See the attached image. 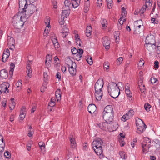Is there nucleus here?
Instances as JSON below:
<instances>
[{"instance_id":"f257e3e1","label":"nucleus","mask_w":160,"mask_h":160,"mask_svg":"<svg viewBox=\"0 0 160 160\" xmlns=\"http://www.w3.org/2000/svg\"><path fill=\"white\" fill-rule=\"evenodd\" d=\"M26 18L25 16L20 14V15H15L13 18L12 22L14 28L16 29H19L21 28L23 25L24 22L26 21Z\"/></svg>"},{"instance_id":"f03ea898","label":"nucleus","mask_w":160,"mask_h":160,"mask_svg":"<svg viewBox=\"0 0 160 160\" xmlns=\"http://www.w3.org/2000/svg\"><path fill=\"white\" fill-rule=\"evenodd\" d=\"M108 93L114 98H117L120 93L119 88L115 82L110 83L108 84Z\"/></svg>"},{"instance_id":"7ed1b4c3","label":"nucleus","mask_w":160,"mask_h":160,"mask_svg":"<svg viewBox=\"0 0 160 160\" xmlns=\"http://www.w3.org/2000/svg\"><path fill=\"white\" fill-rule=\"evenodd\" d=\"M37 9L35 5L32 4H27V6L25 8H21V10L19 11V13L24 16V14L26 18H27L31 15L33 14L35 11H37Z\"/></svg>"},{"instance_id":"20e7f679","label":"nucleus","mask_w":160,"mask_h":160,"mask_svg":"<svg viewBox=\"0 0 160 160\" xmlns=\"http://www.w3.org/2000/svg\"><path fill=\"white\" fill-rule=\"evenodd\" d=\"M109 123L108 122L106 121L103 122H101L97 124V127H99L100 129L103 130H106L108 129L110 132H112L116 130L118 128H114V125H117L116 124H109Z\"/></svg>"},{"instance_id":"39448f33","label":"nucleus","mask_w":160,"mask_h":160,"mask_svg":"<svg viewBox=\"0 0 160 160\" xmlns=\"http://www.w3.org/2000/svg\"><path fill=\"white\" fill-rule=\"evenodd\" d=\"M136 123L137 128V132L139 134H141L145 130L147 126L141 120L138 121H136Z\"/></svg>"},{"instance_id":"423d86ee","label":"nucleus","mask_w":160,"mask_h":160,"mask_svg":"<svg viewBox=\"0 0 160 160\" xmlns=\"http://www.w3.org/2000/svg\"><path fill=\"white\" fill-rule=\"evenodd\" d=\"M142 152L143 154H145L149 151L150 152L153 151V148H154V147L150 145V144L146 143L145 142H142Z\"/></svg>"},{"instance_id":"0eeeda50","label":"nucleus","mask_w":160,"mask_h":160,"mask_svg":"<svg viewBox=\"0 0 160 160\" xmlns=\"http://www.w3.org/2000/svg\"><path fill=\"white\" fill-rule=\"evenodd\" d=\"M114 115V114H103V118L105 121L109 122V124H114L113 122Z\"/></svg>"},{"instance_id":"6e6552de","label":"nucleus","mask_w":160,"mask_h":160,"mask_svg":"<svg viewBox=\"0 0 160 160\" xmlns=\"http://www.w3.org/2000/svg\"><path fill=\"white\" fill-rule=\"evenodd\" d=\"M103 84V81L102 79H98L95 85V91H102Z\"/></svg>"},{"instance_id":"1a4fd4ad","label":"nucleus","mask_w":160,"mask_h":160,"mask_svg":"<svg viewBox=\"0 0 160 160\" xmlns=\"http://www.w3.org/2000/svg\"><path fill=\"white\" fill-rule=\"evenodd\" d=\"M145 43L146 44L150 43L152 45L156 44L155 38L153 35H148L146 38Z\"/></svg>"},{"instance_id":"9d476101","label":"nucleus","mask_w":160,"mask_h":160,"mask_svg":"<svg viewBox=\"0 0 160 160\" xmlns=\"http://www.w3.org/2000/svg\"><path fill=\"white\" fill-rule=\"evenodd\" d=\"M9 87V83L7 82H4L1 85V90L5 93H7L9 92L8 88Z\"/></svg>"},{"instance_id":"9b49d317","label":"nucleus","mask_w":160,"mask_h":160,"mask_svg":"<svg viewBox=\"0 0 160 160\" xmlns=\"http://www.w3.org/2000/svg\"><path fill=\"white\" fill-rule=\"evenodd\" d=\"M72 65L69 68V71L70 73L72 75H75L76 73V64L75 62H73L72 61H71Z\"/></svg>"},{"instance_id":"f8f14e48","label":"nucleus","mask_w":160,"mask_h":160,"mask_svg":"<svg viewBox=\"0 0 160 160\" xmlns=\"http://www.w3.org/2000/svg\"><path fill=\"white\" fill-rule=\"evenodd\" d=\"M114 114L113 108L111 105L106 106L104 108L103 114Z\"/></svg>"},{"instance_id":"ddd939ff","label":"nucleus","mask_w":160,"mask_h":160,"mask_svg":"<svg viewBox=\"0 0 160 160\" xmlns=\"http://www.w3.org/2000/svg\"><path fill=\"white\" fill-rule=\"evenodd\" d=\"M102 141L100 138H98L96 140L93 141L92 143V147H102Z\"/></svg>"},{"instance_id":"4468645a","label":"nucleus","mask_w":160,"mask_h":160,"mask_svg":"<svg viewBox=\"0 0 160 160\" xmlns=\"http://www.w3.org/2000/svg\"><path fill=\"white\" fill-rule=\"evenodd\" d=\"M102 42L105 49L107 50L109 49L110 48V42L108 40V38L106 36L102 38Z\"/></svg>"},{"instance_id":"2eb2a0df","label":"nucleus","mask_w":160,"mask_h":160,"mask_svg":"<svg viewBox=\"0 0 160 160\" xmlns=\"http://www.w3.org/2000/svg\"><path fill=\"white\" fill-rule=\"evenodd\" d=\"M79 52L73 56V58L74 59L77 61H79L81 59L82 54L83 52V50L82 49H78Z\"/></svg>"},{"instance_id":"dca6fc26","label":"nucleus","mask_w":160,"mask_h":160,"mask_svg":"<svg viewBox=\"0 0 160 160\" xmlns=\"http://www.w3.org/2000/svg\"><path fill=\"white\" fill-rule=\"evenodd\" d=\"M144 47L147 50H148L149 51L152 52L153 50L155 49L156 44L152 45V44H151L150 43L146 44L145 43V44L144 45Z\"/></svg>"},{"instance_id":"f3484780","label":"nucleus","mask_w":160,"mask_h":160,"mask_svg":"<svg viewBox=\"0 0 160 160\" xmlns=\"http://www.w3.org/2000/svg\"><path fill=\"white\" fill-rule=\"evenodd\" d=\"M88 111L91 113H94L97 109V107L95 104H90L88 108Z\"/></svg>"},{"instance_id":"a211bd4d","label":"nucleus","mask_w":160,"mask_h":160,"mask_svg":"<svg viewBox=\"0 0 160 160\" xmlns=\"http://www.w3.org/2000/svg\"><path fill=\"white\" fill-rule=\"evenodd\" d=\"M0 76L2 78H8V72L5 69L2 70L0 72Z\"/></svg>"},{"instance_id":"6ab92c4d","label":"nucleus","mask_w":160,"mask_h":160,"mask_svg":"<svg viewBox=\"0 0 160 160\" xmlns=\"http://www.w3.org/2000/svg\"><path fill=\"white\" fill-rule=\"evenodd\" d=\"M8 45L9 47L12 46L14 47V45L15 44V41L14 38L12 37L8 36L7 38Z\"/></svg>"},{"instance_id":"aec40b11","label":"nucleus","mask_w":160,"mask_h":160,"mask_svg":"<svg viewBox=\"0 0 160 160\" xmlns=\"http://www.w3.org/2000/svg\"><path fill=\"white\" fill-rule=\"evenodd\" d=\"M1 139H0V152L2 153L4 150L5 146V142H4L2 136Z\"/></svg>"},{"instance_id":"412c9836","label":"nucleus","mask_w":160,"mask_h":160,"mask_svg":"<svg viewBox=\"0 0 160 160\" xmlns=\"http://www.w3.org/2000/svg\"><path fill=\"white\" fill-rule=\"evenodd\" d=\"M93 149L98 155H100L102 152V147H95L93 148Z\"/></svg>"},{"instance_id":"4be33fe9","label":"nucleus","mask_w":160,"mask_h":160,"mask_svg":"<svg viewBox=\"0 0 160 160\" xmlns=\"http://www.w3.org/2000/svg\"><path fill=\"white\" fill-rule=\"evenodd\" d=\"M65 6L63 8V9H69L70 8H72L71 1L68 0H65L64 2Z\"/></svg>"},{"instance_id":"5701e85b","label":"nucleus","mask_w":160,"mask_h":160,"mask_svg":"<svg viewBox=\"0 0 160 160\" xmlns=\"http://www.w3.org/2000/svg\"><path fill=\"white\" fill-rule=\"evenodd\" d=\"M95 95L96 99L98 101H100L102 98V93L101 92V91H95Z\"/></svg>"},{"instance_id":"b1692460","label":"nucleus","mask_w":160,"mask_h":160,"mask_svg":"<svg viewBox=\"0 0 160 160\" xmlns=\"http://www.w3.org/2000/svg\"><path fill=\"white\" fill-rule=\"evenodd\" d=\"M64 10H62V14L61 16L62 17V18H67L69 14V9H63Z\"/></svg>"},{"instance_id":"393cba45","label":"nucleus","mask_w":160,"mask_h":160,"mask_svg":"<svg viewBox=\"0 0 160 160\" xmlns=\"http://www.w3.org/2000/svg\"><path fill=\"white\" fill-rule=\"evenodd\" d=\"M19 11H20V10H21L20 9L21 8H22L24 5V8H25L27 6V0H19Z\"/></svg>"},{"instance_id":"a878e982","label":"nucleus","mask_w":160,"mask_h":160,"mask_svg":"<svg viewBox=\"0 0 160 160\" xmlns=\"http://www.w3.org/2000/svg\"><path fill=\"white\" fill-rule=\"evenodd\" d=\"M69 138L71 142V147L72 148H74L76 146V143L75 139L74 138H73L72 135H71Z\"/></svg>"},{"instance_id":"bb28decb","label":"nucleus","mask_w":160,"mask_h":160,"mask_svg":"<svg viewBox=\"0 0 160 160\" xmlns=\"http://www.w3.org/2000/svg\"><path fill=\"white\" fill-rule=\"evenodd\" d=\"M142 81L138 82V85L140 91L142 93H145L146 89L145 88V85L142 84Z\"/></svg>"},{"instance_id":"cd10ccee","label":"nucleus","mask_w":160,"mask_h":160,"mask_svg":"<svg viewBox=\"0 0 160 160\" xmlns=\"http://www.w3.org/2000/svg\"><path fill=\"white\" fill-rule=\"evenodd\" d=\"M92 28L91 26H87L86 29V35L87 37H89L91 35L92 32Z\"/></svg>"},{"instance_id":"c85d7f7f","label":"nucleus","mask_w":160,"mask_h":160,"mask_svg":"<svg viewBox=\"0 0 160 160\" xmlns=\"http://www.w3.org/2000/svg\"><path fill=\"white\" fill-rule=\"evenodd\" d=\"M61 95L60 89H57L55 92V96L57 101H58L61 99Z\"/></svg>"},{"instance_id":"c756f323","label":"nucleus","mask_w":160,"mask_h":160,"mask_svg":"<svg viewBox=\"0 0 160 160\" xmlns=\"http://www.w3.org/2000/svg\"><path fill=\"white\" fill-rule=\"evenodd\" d=\"M14 99L13 98H11V102L9 103L10 109L11 110H12L14 109L15 105V103L14 101Z\"/></svg>"},{"instance_id":"7c9ffc66","label":"nucleus","mask_w":160,"mask_h":160,"mask_svg":"<svg viewBox=\"0 0 160 160\" xmlns=\"http://www.w3.org/2000/svg\"><path fill=\"white\" fill-rule=\"evenodd\" d=\"M15 64L13 62H11L10 64V69L9 71L10 76L12 77L13 75L14 69L15 67Z\"/></svg>"},{"instance_id":"2f4dec72","label":"nucleus","mask_w":160,"mask_h":160,"mask_svg":"<svg viewBox=\"0 0 160 160\" xmlns=\"http://www.w3.org/2000/svg\"><path fill=\"white\" fill-rule=\"evenodd\" d=\"M134 114V112L133 110H130L126 114L127 116V119H128L132 117Z\"/></svg>"},{"instance_id":"473e14b6","label":"nucleus","mask_w":160,"mask_h":160,"mask_svg":"<svg viewBox=\"0 0 160 160\" xmlns=\"http://www.w3.org/2000/svg\"><path fill=\"white\" fill-rule=\"evenodd\" d=\"M48 82L45 80L44 82H43L42 86L41 88V91L42 92H44L45 89H46L47 88V85L48 84Z\"/></svg>"},{"instance_id":"72a5a7b5","label":"nucleus","mask_w":160,"mask_h":160,"mask_svg":"<svg viewBox=\"0 0 160 160\" xmlns=\"http://www.w3.org/2000/svg\"><path fill=\"white\" fill-rule=\"evenodd\" d=\"M84 4V9L85 11H84V12H86L89 9V7L90 5V2H85Z\"/></svg>"},{"instance_id":"f704fd0d","label":"nucleus","mask_w":160,"mask_h":160,"mask_svg":"<svg viewBox=\"0 0 160 160\" xmlns=\"http://www.w3.org/2000/svg\"><path fill=\"white\" fill-rule=\"evenodd\" d=\"M147 7V5L145 4V5L144 6H143L140 10H139V13L140 14H143L145 11Z\"/></svg>"},{"instance_id":"c9c22d12","label":"nucleus","mask_w":160,"mask_h":160,"mask_svg":"<svg viewBox=\"0 0 160 160\" xmlns=\"http://www.w3.org/2000/svg\"><path fill=\"white\" fill-rule=\"evenodd\" d=\"M71 3L72 7H73L74 8H76L77 7L79 6L80 3L76 2L73 0H71Z\"/></svg>"},{"instance_id":"e433bc0d","label":"nucleus","mask_w":160,"mask_h":160,"mask_svg":"<svg viewBox=\"0 0 160 160\" xmlns=\"http://www.w3.org/2000/svg\"><path fill=\"white\" fill-rule=\"evenodd\" d=\"M46 59L45 61V63L46 64L47 62H48V63L50 62L52 60V56L49 54H48L46 58Z\"/></svg>"},{"instance_id":"4c0bfd02","label":"nucleus","mask_w":160,"mask_h":160,"mask_svg":"<svg viewBox=\"0 0 160 160\" xmlns=\"http://www.w3.org/2000/svg\"><path fill=\"white\" fill-rule=\"evenodd\" d=\"M101 24L103 28L106 27L108 25L107 20L104 19H102L101 21Z\"/></svg>"},{"instance_id":"58836bf2","label":"nucleus","mask_w":160,"mask_h":160,"mask_svg":"<svg viewBox=\"0 0 160 160\" xmlns=\"http://www.w3.org/2000/svg\"><path fill=\"white\" fill-rule=\"evenodd\" d=\"M9 55H7L5 53H3L2 57V61L3 62H5L7 59L8 58Z\"/></svg>"},{"instance_id":"ea45409f","label":"nucleus","mask_w":160,"mask_h":160,"mask_svg":"<svg viewBox=\"0 0 160 160\" xmlns=\"http://www.w3.org/2000/svg\"><path fill=\"white\" fill-rule=\"evenodd\" d=\"M120 32L119 31H115L114 33V38H115V40H119V35H120Z\"/></svg>"},{"instance_id":"a19ab883","label":"nucleus","mask_w":160,"mask_h":160,"mask_svg":"<svg viewBox=\"0 0 160 160\" xmlns=\"http://www.w3.org/2000/svg\"><path fill=\"white\" fill-rule=\"evenodd\" d=\"M107 3V6L108 8L110 9L112 8V0H106Z\"/></svg>"},{"instance_id":"79ce46f5","label":"nucleus","mask_w":160,"mask_h":160,"mask_svg":"<svg viewBox=\"0 0 160 160\" xmlns=\"http://www.w3.org/2000/svg\"><path fill=\"white\" fill-rule=\"evenodd\" d=\"M39 146L40 147V149L41 150H42L43 149L45 148V146L44 145V143L42 142H40L38 143Z\"/></svg>"},{"instance_id":"37998d69","label":"nucleus","mask_w":160,"mask_h":160,"mask_svg":"<svg viewBox=\"0 0 160 160\" xmlns=\"http://www.w3.org/2000/svg\"><path fill=\"white\" fill-rule=\"evenodd\" d=\"M144 108L147 111H150V108H151V106L149 104L147 103L144 104Z\"/></svg>"},{"instance_id":"c03bdc74","label":"nucleus","mask_w":160,"mask_h":160,"mask_svg":"<svg viewBox=\"0 0 160 160\" xmlns=\"http://www.w3.org/2000/svg\"><path fill=\"white\" fill-rule=\"evenodd\" d=\"M103 67L104 70L108 71L109 68V64L108 62H105L103 64Z\"/></svg>"},{"instance_id":"a18cd8bd","label":"nucleus","mask_w":160,"mask_h":160,"mask_svg":"<svg viewBox=\"0 0 160 160\" xmlns=\"http://www.w3.org/2000/svg\"><path fill=\"white\" fill-rule=\"evenodd\" d=\"M72 48L71 51L73 55L79 52L78 49H77L73 47H72Z\"/></svg>"},{"instance_id":"49530a36","label":"nucleus","mask_w":160,"mask_h":160,"mask_svg":"<svg viewBox=\"0 0 160 160\" xmlns=\"http://www.w3.org/2000/svg\"><path fill=\"white\" fill-rule=\"evenodd\" d=\"M119 154L120 156L121 157L122 159H126V156L125 153L124 152L122 151L119 152Z\"/></svg>"},{"instance_id":"de8ad7c7","label":"nucleus","mask_w":160,"mask_h":160,"mask_svg":"<svg viewBox=\"0 0 160 160\" xmlns=\"http://www.w3.org/2000/svg\"><path fill=\"white\" fill-rule=\"evenodd\" d=\"M45 23L46 25H47V26L48 28L49 27H50V19L49 17H48L45 20Z\"/></svg>"},{"instance_id":"09e8293b","label":"nucleus","mask_w":160,"mask_h":160,"mask_svg":"<svg viewBox=\"0 0 160 160\" xmlns=\"http://www.w3.org/2000/svg\"><path fill=\"white\" fill-rule=\"evenodd\" d=\"M64 18L63 17V18H62V16H61L60 18H59L58 21L60 25H62L64 24L65 22V21L64 20Z\"/></svg>"},{"instance_id":"8fccbe9b","label":"nucleus","mask_w":160,"mask_h":160,"mask_svg":"<svg viewBox=\"0 0 160 160\" xmlns=\"http://www.w3.org/2000/svg\"><path fill=\"white\" fill-rule=\"evenodd\" d=\"M155 146L156 147V149H160V141L159 140L156 141V142L155 145Z\"/></svg>"},{"instance_id":"3c124183","label":"nucleus","mask_w":160,"mask_h":160,"mask_svg":"<svg viewBox=\"0 0 160 160\" xmlns=\"http://www.w3.org/2000/svg\"><path fill=\"white\" fill-rule=\"evenodd\" d=\"M117 60V65H120L123 61V58L122 57H120L118 58Z\"/></svg>"},{"instance_id":"603ef678","label":"nucleus","mask_w":160,"mask_h":160,"mask_svg":"<svg viewBox=\"0 0 160 160\" xmlns=\"http://www.w3.org/2000/svg\"><path fill=\"white\" fill-rule=\"evenodd\" d=\"M32 109L31 110V112L33 113L36 110V105L35 103H32Z\"/></svg>"},{"instance_id":"864d4df0","label":"nucleus","mask_w":160,"mask_h":160,"mask_svg":"<svg viewBox=\"0 0 160 160\" xmlns=\"http://www.w3.org/2000/svg\"><path fill=\"white\" fill-rule=\"evenodd\" d=\"M151 141L150 139L148 138H144V140L142 142H145L146 143L150 144Z\"/></svg>"},{"instance_id":"5fc2aeb1","label":"nucleus","mask_w":160,"mask_h":160,"mask_svg":"<svg viewBox=\"0 0 160 160\" xmlns=\"http://www.w3.org/2000/svg\"><path fill=\"white\" fill-rule=\"evenodd\" d=\"M19 116L20 117V119L22 120H23L25 117V113L23 112H20Z\"/></svg>"},{"instance_id":"6e6d98bb","label":"nucleus","mask_w":160,"mask_h":160,"mask_svg":"<svg viewBox=\"0 0 160 160\" xmlns=\"http://www.w3.org/2000/svg\"><path fill=\"white\" fill-rule=\"evenodd\" d=\"M51 2H52V4L53 5V8H57V2L56 0H51Z\"/></svg>"},{"instance_id":"4d7b16f0","label":"nucleus","mask_w":160,"mask_h":160,"mask_svg":"<svg viewBox=\"0 0 160 160\" xmlns=\"http://www.w3.org/2000/svg\"><path fill=\"white\" fill-rule=\"evenodd\" d=\"M15 85L18 88L21 87L22 86V81L21 80L18 81L16 82Z\"/></svg>"},{"instance_id":"13d9d810","label":"nucleus","mask_w":160,"mask_h":160,"mask_svg":"<svg viewBox=\"0 0 160 160\" xmlns=\"http://www.w3.org/2000/svg\"><path fill=\"white\" fill-rule=\"evenodd\" d=\"M4 156L7 158H9L11 156V154L8 151H6L4 153Z\"/></svg>"},{"instance_id":"bf43d9fd","label":"nucleus","mask_w":160,"mask_h":160,"mask_svg":"<svg viewBox=\"0 0 160 160\" xmlns=\"http://www.w3.org/2000/svg\"><path fill=\"white\" fill-rule=\"evenodd\" d=\"M130 64V62L129 61H126V63L125 65V70H126L127 68H128Z\"/></svg>"},{"instance_id":"052dcab7","label":"nucleus","mask_w":160,"mask_h":160,"mask_svg":"<svg viewBox=\"0 0 160 160\" xmlns=\"http://www.w3.org/2000/svg\"><path fill=\"white\" fill-rule=\"evenodd\" d=\"M43 76V78L45 79L44 80V81L45 80H46V81H47H47H48V74H47V73H46L44 72Z\"/></svg>"},{"instance_id":"680f3d73","label":"nucleus","mask_w":160,"mask_h":160,"mask_svg":"<svg viewBox=\"0 0 160 160\" xmlns=\"http://www.w3.org/2000/svg\"><path fill=\"white\" fill-rule=\"evenodd\" d=\"M68 32H67V30H65V31L62 32V36L63 38H64L68 35Z\"/></svg>"},{"instance_id":"e2e57ef3","label":"nucleus","mask_w":160,"mask_h":160,"mask_svg":"<svg viewBox=\"0 0 160 160\" xmlns=\"http://www.w3.org/2000/svg\"><path fill=\"white\" fill-rule=\"evenodd\" d=\"M30 65L29 64H28L27 65V72H31V70H30Z\"/></svg>"},{"instance_id":"0e129e2a","label":"nucleus","mask_w":160,"mask_h":160,"mask_svg":"<svg viewBox=\"0 0 160 160\" xmlns=\"http://www.w3.org/2000/svg\"><path fill=\"white\" fill-rule=\"evenodd\" d=\"M52 41L53 44L58 42L56 37H52Z\"/></svg>"},{"instance_id":"69168bd1","label":"nucleus","mask_w":160,"mask_h":160,"mask_svg":"<svg viewBox=\"0 0 160 160\" xmlns=\"http://www.w3.org/2000/svg\"><path fill=\"white\" fill-rule=\"evenodd\" d=\"M97 6L100 7L102 4V0H97Z\"/></svg>"},{"instance_id":"338daca9","label":"nucleus","mask_w":160,"mask_h":160,"mask_svg":"<svg viewBox=\"0 0 160 160\" xmlns=\"http://www.w3.org/2000/svg\"><path fill=\"white\" fill-rule=\"evenodd\" d=\"M157 79L154 78L152 77L151 78V81L152 83H155L156 82Z\"/></svg>"},{"instance_id":"774afa93","label":"nucleus","mask_w":160,"mask_h":160,"mask_svg":"<svg viewBox=\"0 0 160 160\" xmlns=\"http://www.w3.org/2000/svg\"><path fill=\"white\" fill-rule=\"evenodd\" d=\"M154 62V67L155 68H156L157 69L159 67V62L157 61H155Z\"/></svg>"}]
</instances>
